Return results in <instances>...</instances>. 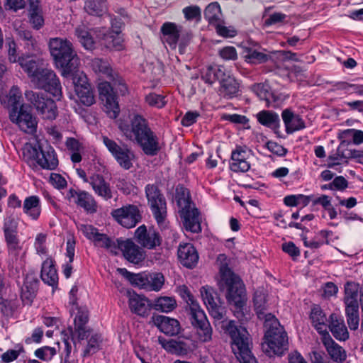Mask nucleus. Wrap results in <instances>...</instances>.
Wrapping results in <instances>:
<instances>
[{
	"instance_id": "10",
	"label": "nucleus",
	"mask_w": 363,
	"mask_h": 363,
	"mask_svg": "<svg viewBox=\"0 0 363 363\" xmlns=\"http://www.w3.org/2000/svg\"><path fill=\"white\" fill-rule=\"evenodd\" d=\"M103 142L121 167L125 170L133 167L135 156L126 145L121 146L106 136H103Z\"/></svg>"
},
{
	"instance_id": "7",
	"label": "nucleus",
	"mask_w": 363,
	"mask_h": 363,
	"mask_svg": "<svg viewBox=\"0 0 363 363\" xmlns=\"http://www.w3.org/2000/svg\"><path fill=\"white\" fill-rule=\"evenodd\" d=\"M145 190L147 203L153 217L160 226L164 227L167 216L165 197L155 184H147Z\"/></svg>"
},
{
	"instance_id": "48",
	"label": "nucleus",
	"mask_w": 363,
	"mask_h": 363,
	"mask_svg": "<svg viewBox=\"0 0 363 363\" xmlns=\"http://www.w3.org/2000/svg\"><path fill=\"white\" fill-rule=\"evenodd\" d=\"M204 16L212 26L221 22L222 13L219 4L218 2L209 4L204 11Z\"/></svg>"
},
{
	"instance_id": "13",
	"label": "nucleus",
	"mask_w": 363,
	"mask_h": 363,
	"mask_svg": "<svg viewBox=\"0 0 363 363\" xmlns=\"http://www.w3.org/2000/svg\"><path fill=\"white\" fill-rule=\"evenodd\" d=\"M103 338L101 335L91 329L85 330L83 337L80 333L77 335V341H74V350H77L79 346L84 347L82 356L84 357L95 354L101 349Z\"/></svg>"
},
{
	"instance_id": "58",
	"label": "nucleus",
	"mask_w": 363,
	"mask_h": 363,
	"mask_svg": "<svg viewBox=\"0 0 363 363\" xmlns=\"http://www.w3.org/2000/svg\"><path fill=\"white\" fill-rule=\"evenodd\" d=\"M147 290L159 291L164 283V277L162 273L154 272L147 274Z\"/></svg>"
},
{
	"instance_id": "16",
	"label": "nucleus",
	"mask_w": 363,
	"mask_h": 363,
	"mask_svg": "<svg viewBox=\"0 0 363 363\" xmlns=\"http://www.w3.org/2000/svg\"><path fill=\"white\" fill-rule=\"evenodd\" d=\"M118 250L124 258L133 264H139L145 258V252L130 239L118 238Z\"/></svg>"
},
{
	"instance_id": "54",
	"label": "nucleus",
	"mask_w": 363,
	"mask_h": 363,
	"mask_svg": "<svg viewBox=\"0 0 363 363\" xmlns=\"http://www.w3.org/2000/svg\"><path fill=\"white\" fill-rule=\"evenodd\" d=\"M244 57L246 62L252 64L264 63L270 58L267 54L251 48H246L244 50Z\"/></svg>"
},
{
	"instance_id": "25",
	"label": "nucleus",
	"mask_w": 363,
	"mask_h": 363,
	"mask_svg": "<svg viewBox=\"0 0 363 363\" xmlns=\"http://www.w3.org/2000/svg\"><path fill=\"white\" fill-rule=\"evenodd\" d=\"M151 321L163 333L173 336L177 335L180 331V324L174 318L167 316L157 315L151 318Z\"/></svg>"
},
{
	"instance_id": "60",
	"label": "nucleus",
	"mask_w": 363,
	"mask_h": 363,
	"mask_svg": "<svg viewBox=\"0 0 363 363\" xmlns=\"http://www.w3.org/2000/svg\"><path fill=\"white\" fill-rule=\"evenodd\" d=\"M24 348L21 345H17L14 350H9L1 354L3 362L9 363L16 360L21 353L24 352Z\"/></svg>"
},
{
	"instance_id": "50",
	"label": "nucleus",
	"mask_w": 363,
	"mask_h": 363,
	"mask_svg": "<svg viewBox=\"0 0 363 363\" xmlns=\"http://www.w3.org/2000/svg\"><path fill=\"white\" fill-rule=\"evenodd\" d=\"M359 285L355 282H347L345 286V305L359 304Z\"/></svg>"
},
{
	"instance_id": "41",
	"label": "nucleus",
	"mask_w": 363,
	"mask_h": 363,
	"mask_svg": "<svg viewBox=\"0 0 363 363\" xmlns=\"http://www.w3.org/2000/svg\"><path fill=\"white\" fill-rule=\"evenodd\" d=\"M92 69L101 77H106L109 80L114 79L117 72L113 71L110 64L102 59L94 58L91 62Z\"/></svg>"
},
{
	"instance_id": "61",
	"label": "nucleus",
	"mask_w": 363,
	"mask_h": 363,
	"mask_svg": "<svg viewBox=\"0 0 363 363\" xmlns=\"http://www.w3.org/2000/svg\"><path fill=\"white\" fill-rule=\"evenodd\" d=\"M55 354V348L48 346L42 347L35 351V357L43 361L50 360Z\"/></svg>"
},
{
	"instance_id": "27",
	"label": "nucleus",
	"mask_w": 363,
	"mask_h": 363,
	"mask_svg": "<svg viewBox=\"0 0 363 363\" xmlns=\"http://www.w3.org/2000/svg\"><path fill=\"white\" fill-rule=\"evenodd\" d=\"M129 296V306L130 311L140 316L147 315L152 308V303L144 296L138 295L134 292H128Z\"/></svg>"
},
{
	"instance_id": "57",
	"label": "nucleus",
	"mask_w": 363,
	"mask_h": 363,
	"mask_svg": "<svg viewBox=\"0 0 363 363\" xmlns=\"http://www.w3.org/2000/svg\"><path fill=\"white\" fill-rule=\"evenodd\" d=\"M42 146H33L30 143H26L23 147V160L29 164H33L35 162H37L39 153Z\"/></svg>"
},
{
	"instance_id": "39",
	"label": "nucleus",
	"mask_w": 363,
	"mask_h": 363,
	"mask_svg": "<svg viewBox=\"0 0 363 363\" xmlns=\"http://www.w3.org/2000/svg\"><path fill=\"white\" fill-rule=\"evenodd\" d=\"M310 318L312 324L317 331L322 335V337L325 336L326 333H329L326 323L327 318L320 307L315 306L311 309Z\"/></svg>"
},
{
	"instance_id": "30",
	"label": "nucleus",
	"mask_w": 363,
	"mask_h": 363,
	"mask_svg": "<svg viewBox=\"0 0 363 363\" xmlns=\"http://www.w3.org/2000/svg\"><path fill=\"white\" fill-rule=\"evenodd\" d=\"M38 280L33 274H27L21 287V297L24 304L30 305L38 289Z\"/></svg>"
},
{
	"instance_id": "20",
	"label": "nucleus",
	"mask_w": 363,
	"mask_h": 363,
	"mask_svg": "<svg viewBox=\"0 0 363 363\" xmlns=\"http://www.w3.org/2000/svg\"><path fill=\"white\" fill-rule=\"evenodd\" d=\"M69 200L74 199V202L89 213L97 211V203L93 196L85 191H77L70 189L67 194Z\"/></svg>"
},
{
	"instance_id": "43",
	"label": "nucleus",
	"mask_w": 363,
	"mask_h": 363,
	"mask_svg": "<svg viewBox=\"0 0 363 363\" xmlns=\"http://www.w3.org/2000/svg\"><path fill=\"white\" fill-rule=\"evenodd\" d=\"M84 9L89 15L101 16L108 11L107 0H85Z\"/></svg>"
},
{
	"instance_id": "34",
	"label": "nucleus",
	"mask_w": 363,
	"mask_h": 363,
	"mask_svg": "<svg viewBox=\"0 0 363 363\" xmlns=\"http://www.w3.org/2000/svg\"><path fill=\"white\" fill-rule=\"evenodd\" d=\"M332 334L338 340L345 341L349 338V333L344 320L335 313L330 315L328 327Z\"/></svg>"
},
{
	"instance_id": "14",
	"label": "nucleus",
	"mask_w": 363,
	"mask_h": 363,
	"mask_svg": "<svg viewBox=\"0 0 363 363\" xmlns=\"http://www.w3.org/2000/svg\"><path fill=\"white\" fill-rule=\"evenodd\" d=\"M111 216L119 224L126 228L135 227L142 218L138 206L130 204L112 211Z\"/></svg>"
},
{
	"instance_id": "19",
	"label": "nucleus",
	"mask_w": 363,
	"mask_h": 363,
	"mask_svg": "<svg viewBox=\"0 0 363 363\" xmlns=\"http://www.w3.org/2000/svg\"><path fill=\"white\" fill-rule=\"evenodd\" d=\"M134 236L138 244L149 250L155 249L162 242L159 233L154 229L147 230L145 225H142L136 229Z\"/></svg>"
},
{
	"instance_id": "47",
	"label": "nucleus",
	"mask_w": 363,
	"mask_h": 363,
	"mask_svg": "<svg viewBox=\"0 0 363 363\" xmlns=\"http://www.w3.org/2000/svg\"><path fill=\"white\" fill-rule=\"evenodd\" d=\"M258 121L263 125L270 128H276L279 124V115L269 111H262L257 114Z\"/></svg>"
},
{
	"instance_id": "22",
	"label": "nucleus",
	"mask_w": 363,
	"mask_h": 363,
	"mask_svg": "<svg viewBox=\"0 0 363 363\" xmlns=\"http://www.w3.org/2000/svg\"><path fill=\"white\" fill-rule=\"evenodd\" d=\"M250 157V151L242 146H237L232 151L230 169L235 172H246L250 168V163L248 161Z\"/></svg>"
},
{
	"instance_id": "56",
	"label": "nucleus",
	"mask_w": 363,
	"mask_h": 363,
	"mask_svg": "<svg viewBox=\"0 0 363 363\" xmlns=\"http://www.w3.org/2000/svg\"><path fill=\"white\" fill-rule=\"evenodd\" d=\"M18 60L21 67L28 74L32 81L33 77L37 75L38 72L41 69L38 67V62L30 57L26 58L21 57L19 58Z\"/></svg>"
},
{
	"instance_id": "29",
	"label": "nucleus",
	"mask_w": 363,
	"mask_h": 363,
	"mask_svg": "<svg viewBox=\"0 0 363 363\" xmlns=\"http://www.w3.org/2000/svg\"><path fill=\"white\" fill-rule=\"evenodd\" d=\"M322 342L334 362H342L346 359V351L332 339L329 333H326L325 336L322 337Z\"/></svg>"
},
{
	"instance_id": "26",
	"label": "nucleus",
	"mask_w": 363,
	"mask_h": 363,
	"mask_svg": "<svg viewBox=\"0 0 363 363\" xmlns=\"http://www.w3.org/2000/svg\"><path fill=\"white\" fill-rule=\"evenodd\" d=\"M147 155L155 156L160 150L158 138L149 130L135 139Z\"/></svg>"
},
{
	"instance_id": "4",
	"label": "nucleus",
	"mask_w": 363,
	"mask_h": 363,
	"mask_svg": "<svg viewBox=\"0 0 363 363\" xmlns=\"http://www.w3.org/2000/svg\"><path fill=\"white\" fill-rule=\"evenodd\" d=\"M271 320L264 322L266 329L262 350L268 355H282L288 350V336L275 316H269Z\"/></svg>"
},
{
	"instance_id": "63",
	"label": "nucleus",
	"mask_w": 363,
	"mask_h": 363,
	"mask_svg": "<svg viewBox=\"0 0 363 363\" xmlns=\"http://www.w3.org/2000/svg\"><path fill=\"white\" fill-rule=\"evenodd\" d=\"M182 13L187 21H199L201 17V9L198 6H186L182 9Z\"/></svg>"
},
{
	"instance_id": "12",
	"label": "nucleus",
	"mask_w": 363,
	"mask_h": 363,
	"mask_svg": "<svg viewBox=\"0 0 363 363\" xmlns=\"http://www.w3.org/2000/svg\"><path fill=\"white\" fill-rule=\"evenodd\" d=\"M110 82H101L98 84L99 97L104 102L105 111L111 118H116L118 116L120 109L117 97L113 91V86Z\"/></svg>"
},
{
	"instance_id": "24",
	"label": "nucleus",
	"mask_w": 363,
	"mask_h": 363,
	"mask_svg": "<svg viewBox=\"0 0 363 363\" xmlns=\"http://www.w3.org/2000/svg\"><path fill=\"white\" fill-rule=\"evenodd\" d=\"M177 255L181 264L189 269L194 268L199 261V254L191 243L180 244Z\"/></svg>"
},
{
	"instance_id": "59",
	"label": "nucleus",
	"mask_w": 363,
	"mask_h": 363,
	"mask_svg": "<svg viewBox=\"0 0 363 363\" xmlns=\"http://www.w3.org/2000/svg\"><path fill=\"white\" fill-rule=\"evenodd\" d=\"M145 101L150 106L157 108L164 107L167 104L165 96L156 93H150L147 95L145 96Z\"/></svg>"
},
{
	"instance_id": "21",
	"label": "nucleus",
	"mask_w": 363,
	"mask_h": 363,
	"mask_svg": "<svg viewBox=\"0 0 363 363\" xmlns=\"http://www.w3.org/2000/svg\"><path fill=\"white\" fill-rule=\"evenodd\" d=\"M17 229V222L13 218L5 219L3 228L5 240L9 252L15 255L18 254L21 249Z\"/></svg>"
},
{
	"instance_id": "23",
	"label": "nucleus",
	"mask_w": 363,
	"mask_h": 363,
	"mask_svg": "<svg viewBox=\"0 0 363 363\" xmlns=\"http://www.w3.org/2000/svg\"><path fill=\"white\" fill-rule=\"evenodd\" d=\"M158 342L165 351L177 356H185L191 351L189 341L180 339H169L159 337Z\"/></svg>"
},
{
	"instance_id": "51",
	"label": "nucleus",
	"mask_w": 363,
	"mask_h": 363,
	"mask_svg": "<svg viewBox=\"0 0 363 363\" xmlns=\"http://www.w3.org/2000/svg\"><path fill=\"white\" fill-rule=\"evenodd\" d=\"M345 314L350 330H357L359 324V304L345 305Z\"/></svg>"
},
{
	"instance_id": "11",
	"label": "nucleus",
	"mask_w": 363,
	"mask_h": 363,
	"mask_svg": "<svg viewBox=\"0 0 363 363\" xmlns=\"http://www.w3.org/2000/svg\"><path fill=\"white\" fill-rule=\"evenodd\" d=\"M27 109L23 104L21 105L19 108H12L9 116L11 121L16 123L21 130L32 134L36 131L38 123L35 117Z\"/></svg>"
},
{
	"instance_id": "5",
	"label": "nucleus",
	"mask_w": 363,
	"mask_h": 363,
	"mask_svg": "<svg viewBox=\"0 0 363 363\" xmlns=\"http://www.w3.org/2000/svg\"><path fill=\"white\" fill-rule=\"evenodd\" d=\"M176 199L186 230L194 233H200L201 231L200 213L196 208L191 207L189 191L182 186L177 188Z\"/></svg>"
},
{
	"instance_id": "38",
	"label": "nucleus",
	"mask_w": 363,
	"mask_h": 363,
	"mask_svg": "<svg viewBox=\"0 0 363 363\" xmlns=\"http://www.w3.org/2000/svg\"><path fill=\"white\" fill-rule=\"evenodd\" d=\"M253 302L259 319L266 322L267 320L270 319L269 315L274 316L271 313L267 312L266 294L264 291H256L254 294Z\"/></svg>"
},
{
	"instance_id": "35",
	"label": "nucleus",
	"mask_w": 363,
	"mask_h": 363,
	"mask_svg": "<svg viewBox=\"0 0 363 363\" xmlns=\"http://www.w3.org/2000/svg\"><path fill=\"white\" fill-rule=\"evenodd\" d=\"M220 93L224 98L231 99L237 96L239 84L233 77L225 72V75L220 80Z\"/></svg>"
},
{
	"instance_id": "45",
	"label": "nucleus",
	"mask_w": 363,
	"mask_h": 363,
	"mask_svg": "<svg viewBox=\"0 0 363 363\" xmlns=\"http://www.w3.org/2000/svg\"><path fill=\"white\" fill-rule=\"evenodd\" d=\"M117 271L124 277L130 283L140 289H147V274L145 273L134 274L128 271L125 268H118Z\"/></svg>"
},
{
	"instance_id": "53",
	"label": "nucleus",
	"mask_w": 363,
	"mask_h": 363,
	"mask_svg": "<svg viewBox=\"0 0 363 363\" xmlns=\"http://www.w3.org/2000/svg\"><path fill=\"white\" fill-rule=\"evenodd\" d=\"M177 306L174 298L168 296L160 297L152 303V308L163 313H169L173 311Z\"/></svg>"
},
{
	"instance_id": "62",
	"label": "nucleus",
	"mask_w": 363,
	"mask_h": 363,
	"mask_svg": "<svg viewBox=\"0 0 363 363\" xmlns=\"http://www.w3.org/2000/svg\"><path fill=\"white\" fill-rule=\"evenodd\" d=\"M78 230L89 240H95L96 237L99 234L98 229L91 225L89 224H79L77 225Z\"/></svg>"
},
{
	"instance_id": "44",
	"label": "nucleus",
	"mask_w": 363,
	"mask_h": 363,
	"mask_svg": "<svg viewBox=\"0 0 363 363\" xmlns=\"http://www.w3.org/2000/svg\"><path fill=\"white\" fill-rule=\"evenodd\" d=\"M29 20L35 29H40L44 24V18L38 0H30Z\"/></svg>"
},
{
	"instance_id": "33",
	"label": "nucleus",
	"mask_w": 363,
	"mask_h": 363,
	"mask_svg": "<svg viewBox=\"0 0 363 363\" xmlns=\"http://www.w3.org/2000/svg\"><path fill=\"white\" fill-rule=\"evenodd\" d=\"M281 116L288 134H291L306 127L302 118L299 115L294 114L290 109L284 110Z\"/></svg>"
},
{
	"instance_id": "31",
	"label": "nucleus",
	"mask_w": 363,
	"mask_h": 363,
	"mask_svg": "<svg viewBox=\"0 0 363 363\" xmlns=\"http://www.w3.org/2000/svg\"><path fill=\"white\" fill-rule=\"evenodd\" d=\"M37 164L43 169L52 170L58 165V160L53 148L46 145L40 149Z\"/></svg>"
},
{
	"instance_id": "3",
	"label": "nucleus",
	"mask_w": 363,
	"mask_h": 363,
	"mask_svg": "<svg viewBox=\"0 0 363 363\" xmlns=\"http://www.w3.org/2000/svg\"><path fill=\"white\" fill-rule=\"evenodd\" d=\"M220 328L228 334L231 340V347L233 353L240 363H257L255 357L251 354L250 335L247 329L238 325L234 320L224 319L221 320Z\"/></svg>"
},
{
	"instance_id": "52",
	"label": "nucleus",
	"mask_w": 363,
	"mask_h": 363,
	"mask_svg": "<svg viewBox=\"0 0 363 363\" xmlns=\"http://www.w3.org/2000/svg\"><path fill=\"white\" fill-rule=\"evenodd\" d=\"M104 45L109 49L121 50L123 49V40L121 33L108 32L104 35Z\"/></svg>"
},
{
	"instance_id": "40",
	"label": "nucleus",
	"mask_w": 363,
	"mask_h": 363,
	"mask_svg": "<svg viewBox=\"0 0 363 363\" xmlns=\"http://www.w3.org/2000/svg\"><path fill=\"white\" fill-rule=\"evenodd\" d=\"M77 310V313L74 319V328L77 335L80 333V336L83 337L85 330L89 328L86 327V323L89 321V311L86 307H79L78 306H74V311Z\"/></svg>"
},
{
	"instance_id": "17",
	"label": "nucleus",
	"mask_w": 363,
	"mask_h": 363,
	"mask_svg": "<svg viewBox=\"0 0 363 363\" xmlns=\"http://www.w3.org/2000/svg\"><path fill=\"white\" fill-rule=\"evenodd\" d=\"M74 84L75 92L82 104L85 106H89L92 105L94 101V93L91 89L90 84L86 81V77L82 73L71 77Z\"/></svg>"
},
{
	"instance_id": "46",
	"label": "nucleus",
	"mask_w": 363,
	"mask_h": 363,
	"mask_svg": "<svg viewBox=\"0 0 363 363\" xmlns=\"http://www.w3.org/2000/svg\"><path fill=\"white\" fill-rule=\"evenodd\" d=\"M94 245L105 248L113 255L118 254V239L116 240L110 238L106 234L99 233L94 241Z\"/></svg>"
},
{
	"instance_id": "9",
	"label": "nucleus",
	"mask_w": 363,
	"mask_h": 363,
	"mask_svg": "<svg viewBox=\"0 0 363 363\" xmlns=\"http://www.w3.org/2000/svg\"><path fill=\"white\" fill-rule=\"evenodd\" d=\"M188 315L192 326L196 329L199 340L203 342L211 340L213 329L200 306L193 304L191 313Z\"/></svg>"
},
{
	"instance_id": "28",
	"label": "nucleus",
	"mask_w": 363,
	"mask_h": 363,
	"mask_svg": "<svg viewBox=\"0 0 363 363\" xmlns=\"http://www.w3.org/2000/svg\"><path fill=\"white\" fill-rule=\"evenodd\" d=\"M354 129H347L342 131L338 135V138L341 140L340 144L337 147L338 155H340L345 159H356L354 152L358 153H362L363 152V150H357L354 149H345V147L353 140V134L354 133Z\"/></svg>"
},
{
	"instance_id": "64",
	"label": "nucleus",
	"mask_w": 363,
	"mask_h": 363,
	"mask_svg": "<svg viewBox=\"0 0 363 363\" xmlns=\"http://www.w3.org/2000/svg\"><path fill=\"white\" fill-rule=\"evenodd\" d=\"M16 31L19 38L25 42L28 49H33L35 45V40L33 37L31 32L23 28H19Z\"/></svg>"
},
{
	"instance_id": "8",
	"label": "nucleus",
	"mask_w": 363,
	"mask_h": 363,
	"mask_svg": "<svg viewBox=\"0 0 363 363\" xmlns=\"http://www.w3.org/2000/svg\"><path fill=\"white\" fill-rule=\"evenodd\" d=\"M36 87L44 89L58 99L62 96V86L55 72L42 68L31 82Z\"/></svg>"
},
{
	"instance_id": "42",
	"label": "nucleus",
	"mask_w": 363,
	"mask_h": 363,
	"mask_svg": "<svg viewBox=\"0 0 363 363\" xmlns=\"http://www.w3.org/2000/svg\"><path fill=\"white\" fill-rule=\"evenodd\" d=\"M23 212L33 220H37L40 215L41 208L40 199L37 196H30L24 200Z\"/></svg>"
},
{
	"instance_id": "6",
	"label": "nucleus",
	"mask_w": 363,
	"mask_h": 363,
	"mask_svg": "<svg viewBox=\"0 0 363 363\" xmlns=\"http://www.w3.org/2000/svg\"><path fill=\"white\" fill-rule=\"evenodd\" d=\"M25 97L43 119L52 121L56 118L57 116L56 104L45 94L28 90L25 92Z\"/></svg>"
},
{
	"instance_id": "1",
	"label": "nucleus",
	"mask_w": 363,
	"mask_h": 363,
	"mask_svg": "<svg viewBox=\"0 0 363 363\" xmlns=\"http://www.w3.org/2000/svg\"><path fill=\"white\" fill-rule=\"evenodd\" d=\"M220 283L226 289V299L234 306V315L243 324L251 318L250 311L244 308L246 301L245 285L239 276L226 264L220 267Z\"/></svg>"
},
{
	"instance_id": "49",
	"label": "nucleus",
	"mask_w": 363,
	"mask_h": 363,
	"mask_svg": "<svg viewBox=\"0 0 363 363\" xmlns=\"http://www.w3.org/2000/svg\"><path fill=\"white\" fill-rule=\"evenodd\" d=\"M75 35L85 49L92 50L94 48V40L85 25H80L77 27Z\"/></svg>"
},
{
	"instance_id": "36",
	"label": "nucleus",
	"mask_w": 363,
	"mask_h": 363,
	"mask_svg": "<svg viewBox=\"0 0 363 363\" xmlns=\"http://www.w3.org/2000/svg\"><path fill=\"white\" fill-rule=\"evenodd\" d=\"M162 40L172 48H175L179 41L180 29L174 23L166 22L161 27Z\"/></svg>"
},
{
	"instance_id": "18",
	"label": "nucleus",
	"mask_w": 363,
	"mask_h": 363,
	"mask_svg": "<svg viewBox=\"0 0 363 363\" xmlns=\"http://www.w3.org/2000/svg\"><path fill=\"white\" fill-rule=\"evenodd\" d=\"M119 128L123 135L128 139H135L138 136L150 130L146 120L138 114H135L131 118L130 125L125 123H121Z\"/></svg>"
},
{
	"instance_id": "37",
	"label": "nucleus",
	"mask_w": 363,
	"mask_h": 363,
	"mask_svg": "<svg viewBox=\"0 0 363 363\" xmlns=\"http://www.w3.org/2000/svg\"><path fill=\"white\" fill-rule=\"evenodd\" d=\"M40 277L45 284L52 287L58 283V275L52 259H47L42 264Z\"/></svg>"
},
{
	"instance_id": "15",
	"label": "nucleus",
	"mask_w": 363,
	"mask_h": 363,
	"mask_svg": "<svg viewBox=\"0 0 363 363\" xmlns=\"http://www.w3.org/2000/svg\"><path fill=\"white\" fill-rule=\"evenodd\" d=\"M200 293L210 315L214 318L215 321L221 320L224 318L225 310L224 307L215 301L217 295L215 290L206 285L201 288Z\"/></svg>"
},
{
	"instance_id": "32",
	"label": "nucleus",
	"mask_w": 363,
	"mask_h": 363,
	"mask_svg": "<svg viewBox=\"0 0 363 363\" xmlns=\"http://www.w3.org/2000/svg\"><path fill=\"white\" fill-rule=\"evenodd\" d=\"M89 184L91 186L94 192L105 200L112 198V192L110 185L105 181L103 176L94 174L89 177Z\"/></svg>"
},
{
	"instance_id": "2",
	"label": "nucleus",
	"mask_w": 363,
	"mask_h": 363,
	"mask_svg": "<svg viewBox=\"0 0 363 363\" xmlns=\"http://www.w3.org/2000/svg\"><path fill=\"white\" fill-rule=\"evenodd\" d=\"M49 48L62 76L68 78L77 74L80 64L79 58L69 40L61 38H51L49 41Z\"/></svg>"
},
{
	"instance_id": "55",
	"label": "nucleus",
	"mask_w": 363,
	"mask_h": 363,
	"mask_svg": "<svg viewBox=\"0 0 363 363\" xmlns=\"http://www.w3.org/2000/svg\"><path fill=\"white\" fill-rule=\"evenodd\" d=\"M224 75L225 70L223 67L209 66L203 73L201 78L206 83L212 84L216 80L220 81Z\"/></svg>"
}]
</instances>
